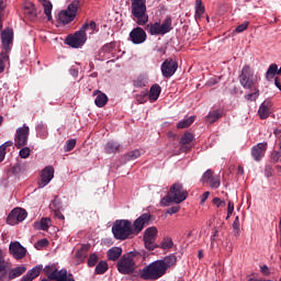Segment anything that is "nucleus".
Here are the masks:
<instances>
[{
  "label": "nucleus",
  "instance_id": "nucleus-3",
  "mask_svg": "<svg viewBox=\"0 0 281 281\" xmlns=\"http://www.w3.org/2000/svg\"><path fill=\"white\" fill-rule=\"evenodd\" d=\"M97 30V24L94 21H90V23H85L79 31H77L74 35H68L66 38V45L69 47H74L78 49L82 47L87 43V32L88 34H93Z\"/></svg>",
  "mask_w": 281,
  "mask_h": 281
},
{
  "label": "nucleus",
  "instance_id": "nucleus-6",
  "mask_svg": "<svg viewBox=\"0 0 281 281\" xmlns=\"http://www.w3.org/2000/svg\"><path fill=\"white\" fill-rule=\"evenodd\" d=\"M131 14L137 25L148 23V13H146V0H131Z\"/></svg>",
  "mask_w": 281,
  "mask_h": 281
},
{
  "label": "nucleus",
  "instance_id": "nucleus-37",
  "mask_svg": "<svg viewBox=\"0 0 281 281\" xmlns=\"http://www.w3.org/2000/svg\"><path fill=\"white\" fill-rule=\"evenodd\" d=\"M37 225H40V229L47 232L52 227V220L49 217H43Z\"/></svg>",
  "mask_w": 281,
  "mask_h": 281
},
{
  "label": "nucleus",
  "instance_id": "nucleus-49",
  "mask_svg": "<svg viewBox=\"0 0 281 281\" xmlns=\"http://www.w3.org/2000/svg\"><path fill=\"white\" fill-rule=\"evenodd\" d=\"M213 177L214 176H212V170H206L202 176L203 183H207V181H211Z\"/></svg>",
  "mask_w": 281,
  "mask_h": 281
},
{
  "label": "nucleus",
  "instance_id": "nucleus-56",
  "mask_svg": "<svg viewBox=\"0 0 281 281\" xmlns=\"http://www.w3.org/2000/svg\"><path fill=\"white\" fill-rule=\"evenodd\" d=\"M207 199H210V191H205L202 195H201V205H203V203H205L207 201Z\"/></svg>",
  "mask_w": 281,
  "mask_h": 281
},
{
  "label": "nucleus",
  "instance_id": "nucleus-17",
  "mask_svg": "<svg viewBox=\"0 0 281 281\" xmlns=\"http://www.w3.org/2000/svg\"><path fill=\"white\" fill-rule=\"evenodd\" d=\"M9 251L10 254H12L13 257L16 258V260L25 258V255L27 254L25 247H23L19 241H12L9 246Z\"/></svg>",
  "mask_w": 281,
  "mask_h": 281
},
{
  "label": "nucleus",
  "instance_id": "nucleus-23",
  "mask_svg": "<svg viewBox=\"0 0 281 281\" xmlns=\"http://www.w3.org/2000/svg\"><path fill=\"white\" fill-rule=\"evenodd\" d=\"M93 95H97L94 100V104L99 108L102 109V106H106V102H109V97H106L105 93H102L100 91L93 92Z\"/></svg>",
  "mask_w": 281,
  "mask_h": 281
},
{
  "label": "nucleus",
  "instance_id": "nucleus-46",
  "mask_svg": "<svg viewBox=\"0 0 281 281\" xmlns=\"http://www.w3.org/2000/svg\"><path fill=\"white\" fill-rule=\"evenodd\" d=\"M30 153H31L30 147H23L22 149H20L19 155L21 159H27V157H30Z\"/></svg>",
  "mask_w": 281,
  "mask_h": 281
},
{
  "label": "nucleus",
  "instance_id": "nucleus-10",
  "mask_svg": "<svg viewBox=\"0 0 281 281\" xmlns=\"http://www.w3.org/2000/svg\"><path fill=\"white\" fill-rule=\"evenodd\" d=\"M45 273L48 274V280H56V281H69L74 280V277L71 274H67V270L61 269L58 271L56 269V266H46L44 268Z\"/></svg>",
  "mask_w": 281,
  "mask_h": 281
},
{
  "label": "nucleus",
  "instance_id": "nucleus-12",
  "mask_svg": "<svg viewBox=\"0 0 281 281\" xmlns=\"http://www.w3.org/2000/svg\"><path fill=\"white\" fill-rule=\"evenodd\" d=\"M25 218H27V211L21 207H15L10 212L7 223L8 225H16L19 223H23Z\"/></svg>",
  "mask_w": 281,
  "mask_h": 281
},
{
  "label": "nucleus",
  "instance_id": "nucleus-47",
  "mask_svg": "<svg viewBox=\"0 0 281 281\" xmlns=\"http://www.w3.org/2000/svg\"><path fill=\"white\" fill-rule=\"evenodd\" d=\"M47 245H49V241L46 238L40 239L35 243V249H43V247H47Z\"/></svg>",
  "mask_w": 281,
  "mask_h": 281
},
{
  "label": "nucleus",
  "instance_id": "nucleus-14",
  "mask_svg": "<svg viewBox=\"0 0 281 281\" xmlns=\"http://www.w3.org/2000/svg\"><path fill=\"white\" fill-rule=\"evenodd\" d=\"M30 138V127L27 125H23L16 130L15 135V146L16 148H21L22 146H27V139Z\"/></svg>",
  "mask_w": 281,
  "mask_h": 281
},
{
  "label": "nucleus",
  "instance_id": "nucleus-52",
  "mask_svg": "<svg viewBox=\"0 0 281 281\" xmlns=\"http://www.w3.org/2000/svg\"><path fill=\"white\" fill-rule=\"evenodd\" d=\"M147 98H148V92H142L140 95L137 97V102H139V104H144Z\"/></svg>",
  "mask_w": 281,
  "mask_h": 281
},
{
  "label": "nucleus",
  "instance_id": "nucleus-54",
  "mask_svg": "<svg viewBox=\"0 0 281 281\" xmlns=\"http://www.w3.org/2000/svg\"><path fill=\"white\" fill-rule=\"evenodd\" d=\"M181 210V206H171L167 210V214H177V212H179Z\"/></svg>",
  "mask_w": 281,
  "mask_h": 281
},
{
  "label": "nucleus",
  "instance_id": "nucleus-9",
  "mask_svg": "<svg viewBox=\"0 0 281 281\" xmlns=\"http://www.w3.org/2000/svg\"><path fill=\"white\" fill-rule=\"evenodd\" d=\"M157 234H159V231L156 226H150L145 229L143 240L145 249H148V251H155V249H157V244H155V240H157Z\"/></svg>",
  "mask_w": 281,
  "mask_h": 281
},
{
  "label": "nucleus",
  "instance_id": "nucleus-60",
  "mask_svg": "<svg viewBox=\"0 0 281 281\" xmlns=\"http://www.w3.org/2000/svg\"><path fill=\"white\" fill-rule=\"evenodd\" d=\"M69 74H70V76H72L74 78H78V69H76V68H70V69H69Z\"/></svg>",
  "mask_w": 281,
  "mask_h": 281
},
{
  "label": "nucleus",
  "instance_id": "nucleus-22",
  "mask_svg": "<svg viewBox=\"0 0 281 281\" xmlns=\"http://www.w3.org/2000/svg\"><path fill=\"white\" fill-rule=\"evenodd\" d=\"M42 270L43 266H35L33 269L29 270L25 276L22 277L21 281H32L35 278H38Z\"/></svg>",
  "mask_w": 281,
  "mask_h": 281
},
{
  "label": "nucleus",
  "instance_id": "nucleus-38",
  "mask_svg": "<svg viewBox=\"0 0 281 281\" xmlns=\"http://www.w3.org/2000/svg\"><path fill=\"white\" fill-rule=\"evenodd\" d=\"M139 157H142V153L139 151V149H135L125 155V159L127 161H135V159H139Z\"/></svg>",
  "mask_w": 281,
  "mask_h": 281
},
{
  "label": "nucleus",
  "instance_id": "nucleus-31",
  "mask_svg": "<svg viewBox=\"0 0 281 281\" xmlns=\"http://www.w3.org/2000/svg\"><path fill=\"white\" fill-rule=\"evenodd\" d=\"M148 85V78L146 76L140 75L134 80V87L137 89H142V87H146Z\"/></svg>",
  "mask_w": 281,
  "mask_h": 281
},
{
  "label": "nucleus",
  "instance_id": "nucleus-4",
  "mask_svg": "<svg viewBox=\"0 0 281 281\" xmlns=\"http://www.w3.org/2000/svg\"><path fill=\"white\" fill-rule=\"evenodd\" d=\"M187 199L188 191L183 190V184L173 183L167 196L161 199L160 205H162V207H168L170 203H183V201H186Z\"/></svg>",
  "mask_w": 281,
  "mask_h": 281
},
{
  "label": "nucleus",
  "instance_id": "nucleus-30",
  "mask_svg": "<svg viewBox=\"0 0 281 281\" xmlns=\"http://www.w3.org/2000/svg\"><path fill=\"white\" fill-rule=\"evenodd\" d=\"M42 5L44 8V14L47 16V21H52V10L54 8L52 2L48 0H43Z\"/></svg>",
  "mask_w": 281,
  "mask_h": 281
},
{
  "label": "nucleus",
  "instance_id": "nucleus-19",
  "mask_svg": "<svg viewBox=\"0 0 281 281\" xmlns=\"http://www.w3.org/2000/svg\"><path fill=\"white\" fill-rule=\"evenodd\" d=\"M271 113H273V103L269 100L263 101L258 110L260 120H267Z\"/></svg>",
  "mask_w": 281,
  "mask_h": 281
},
{
  "label": "nucleus",
  "instance_id": "nucleus-43",
  "mask_svg": "<svg viewBox=\"0 0 281 281\" xmlns=\"http://www.w3.org/2000/svg\"><path fill=\"white\" fill-rule=\"evenodd\" d=\"M210 186L212 190H217V188H221V177L213 176V178L210 180Z\"/></svg>",
  "mask_w": 281,
  "mask_h": 281
},
{
  "label": "nucleus",
  "instance_id": "nucleus-51",
  "mask_svg": "<svg viewBox=\"0 0 281 281\" xmlns=\"http://www.w3.org/2000/svg\"><path fill=\"white\" fill-rule=\"evenodd\" d=\"M212 203H213V205H216L217 207H225V205H226L225 200H221V198H214Z\"/></svg>",
  "mask_w": 281,
  "mask_h": 281
},
{
  "label": "nucleus",
  "instance_id": "nucleus-55",
  "mask_svg": "<svg viewBox=\"0 0 281 281\" xmlns=\"http://www.w3.org/2000/svg\"><path fill=\"white\" fill-rule=\"evenodd\" d=\"M227 214L228 216H232V214H234V201H228Z\"/></svg>",
  "mask_w": 281,
  "mask_h": 281
},
{
  "label": "nucleus",
  "instance_id": "nucleus-28",
  "mask_svg": "<svg viewBox=\"0 0 281 281\" xmlns=\"http://www.w3.org/2000/svg\"><path fill=\"white\" fill-rule=\"evenodd\" d=\"M117 150H120V144L117 142L110 140L105 144V153H108V155L117 153Z\"/></svg>",
  "mask_w": 281,
  "mask_h": 281
},
{
  "label": "nucleus",
  "instance_id": "nucleus-32",
  "mask_svg": "<svg viewBox=\"0 0 281 281\" xmlns=\"http://www.w3.org/2000/svg\"><path fill=\"white\" fill-rule=\"evenodd\" d=\"M278 66L276 64H271L266 72L267 80H272L273 76H278Z\"/></svg>",
  "mask_w": 281,
  "mask_h": 281
},
{
  "label": "nucleus",
  "instance_id": "nucleus-24",
  "mask_svg": "<svg viewBox=\"0 0 281 281\" xmlns=\"http://www.w3.org/2000/svg\"><path fill=\"white\" fill-rule=\"evenodd\" d=\"M25 271H27V268L25 266H20L11 269L8 273L9 280H15V278H21V276H23Z\"/></svg>",
  "mask_w": 281,
  "mask_h": 281
},
{
  "label": "nucleus",
  "instance_id": "nucleus-18",
  "mask_svg": "<svg viewBox=\"0 0 281 281\" xmlns=\"http://www.w3.org/2000/svg\"><path fill=\"white\" fill-rule=\"evenodd\" d=\"M52 179H54V167L47 166L42 170L38 188H45V186H49Z\"/></svg>",
  "mask_w": 281,
  "mask_h": 281
},
{
  "label": "nucleus",
  "instance_id": "nucleus-27",
  "mask_svg": "<svg viewBox=\"0 0 281 281\" xmlns=\"http://www.w3.org/2000/svg\"><path fill=\"white\" fill-rule=\"evenodd\" d=\"M10 269V262L5 260V254L0 249V273H5Z\"/></svg>",
  "mask_w": 281,
  "mask_h": 281
},
{
  "label": "nucleus",
  "instance_id": "nucleus-7",
  "mask_svg": "<svg viewBox=\"0 0 281 281\" xmlns=\"http://www.w3.org/2000/svg\"><path fill=\"white\" fill-rule=\"evenodd\" d=\"M146 30L150 36H164V34H168L172 30V19L167 18L162 24L159 22L149 23Z\"/></svg>",
  "mask_w": 281,
  "mask_h": 281
},
{
  "label": "nucleus",
  "instance_id": "nucleus-58",
  "mask_svg": "<svg viewBox=\"0 0 281 281\" xmlns=\"http://www.w3.org/2000/svg\"><path fill=\"white\" fill-rule=\"evenodd\" d=\"M125 256H126V258H132V260H135V258H137V256H139V252L138 251H130Z\"/></svg>",
  "mask_w": 281,
  "mask_h": 281
},
{
  "label": "nucleus",
  "instance_id": "nucleus-16",
  "mask_svg": "<svg viewBox=\"0 0 281 281\" xmlns=\"http://www.w3.org/2000/svg\"><path fill=\"white\" fill-rule=\"evenodd\" d=\"M146 31L139 26L133 29L130 33V41H132L134 45H142V43H146Z\"/></svg>",
  "mask_w": 281,
  "mask_h": 281
},
{
  "label": "nucleus",
  "instance_id": "nucleus-11",
  "mask_svg": "<svg viewBox=\"0 0 281 281\" xmlns=\"http://www.w3.org/2000/svg\"><path fill=\"white\" fill-rule=\"evenodd\" d=\"M136 268L137 265L135 263V259L126 257V255H124L117 262L119 272L123 274L133 273Z\"/></svg>",
  "mask_w": 281,
  "mask_h": 281
},
{
  "label": "nucleus",
  "instance_id": "nucleus-25",
  "mask_svg": "<svg viewBox=\"0 0 281 281\" xmlns=\"http://www.w3.org/2000/svg\"><path fill=\"white\" fill-rule=\"evenodd\" d=\"M159 95H161V87L159 85L155 83L149 89L150 102H156V100H159Z\"/></svg>",
  "mask_w": 281,
  "mask_h": 281
},
{
  "label": "nucleus",
  "instance_id": "nucleus-62",
  "mask_svg": "<svg viewBox=\"0 0 281 281\" xmlns=\"http://www.w3.org/2000/svg\"><path fill=\"white\" fill-rule=\"evenodd\" d=\"M12 144H14L12 140H7L4 144H2V146H4V150H5V148L12 146Z\"/></svg>",
  "mask_w": 281,
  "mask_h": 281
},
{
  "label": "nucleus",
  "instance_id": "nucleus-57",
  "mask_svg": "<svg viewBox=\"0 0 281 281\" xmlns=\"http://www.w3.org/2000/svg\"><path fill=\"white\" fill-rule=\"evenodd\" d=\"M3 159H5V147L4 145L0 146V164L1 161H3Z\"/></svg>",
  "mask_w": 281,
  "mask_h": 281
},
{
  "label": "nucleus",
  "instance_id": "nucleus-39",
  "mask_svg": "<svg viewBox=\"0 0 281 281\" xmlns=\"http://www.w3.org/2000/svg\"><path fill=\"white\" fill-rule=\"evenodd\" d=\"M10 61V56L7 53H2L0 55V74L5 71V63Z\"/></svg>",
  "mask_w": 281,
  "mask_h": 281
},
{
  "label": "nucleus",
  "instance_id": "nucleus-29",
  "mask_svg": "<svg viewBox=\"0 0 281 281\" xmlns=\"http://www.w3.org/2000/svg\"><path fill=\"white\" fill-rule=\"evenodd\" d=\"M36 133L41 137V139L47 138L48 133H47V126L45 125V123L41 122L37 124Z\"/></svg>",
  "mask_w": 281,
  "mask_h": 281
},
{
  "label": "nucleus",
  "instance_id": "nucleus-20",
  "mask_svg": "<svg viewBox=\"0 0 281 281\" xmlns=\"http://www.w3.org/2000/svg\"><path fill=\"white\" fill-rule=\"evenodd\" d=\"M267 153V143H258L251 149V157L255 161H260Z\"/></svg>",
  "mask_w": 281,
  "mask_h": 281
},
{
  "label": "nucleus",
  "instance_id": "nucleus-53",
  "mask_svg": "<svg viewBox=\"0 0 281 281\" xmlns=\"http://www.w3.org/2000/svg\"><path fill=\"white\" fill-rule=\"evenodd\" d=\"M272 160L281 164V149L272 154Z\"/></svg>",
  "mask_w": 281,
  "mask_h": 281
},
{
  "label": "nucleus",
  "instance_id": "nucleus-63",
  "mask_svg": "<svg viewBox=\"0 0 281 281\" xmlns=\"http://www.w3.org/2000/svg\"><path fill=\"white\" fill-rule=\"evenodd\" d=\"M261 272H263L265 276H267V273H269V267L262 266V267H261Z\"/></svg>",
  "mask_w": 281,
  "mask_h": 281
},
{
  "label": "nucleus",
  "instance_id": "nucleus-26",
  "mask_svg": "<svg viewBox=\"0 0 281 281\" xmlns=\"http://www.w3.org/2000/svg\"><path fill=\"white\" fill-rule=\"evenodd\" d=\"M122 256V248L120 247H112L108 250V258L109 260H117Z\"/></svg>",
  "mask_w": 281,
  "mask_h": 281
},
{
  "label": "nucleus",
  "instance_id": "nucleus-44",
  "mask_svg": "<svg viewBox=\"0 0 281 281\" xmlns=\"http://www.w3.org/2000/svg\"><path fill=\"white\" fill-rule=\"evenodd\" d=\"M172 245H175L172 243V238L167 237L165 238L161 243H160V248L161 249H172Z\"/></svg>",
  "mask_w": 281,
  "mask_h": 281
},
{
  "label": "nucleus",
  "instance_id": "nucleus-33",
  "mask_svg": "<svg viewBox=\"0 0 281 281\" xmlns=\"http://www.w3.org/2000/svg\"><path fill=\"white\" fill-rule=\"evenodd\" d=\"M192 124H194V116L181 120L177 124V128H188V126H192Z\"/></svg>",
  "mask_w": 281,
  "mask_h": 281
},
{
  "label": "nucleus",
  "instance_id": "nucleus-42",
  "mask_svg": "<svg viewBox=\"0 0 281 281\" xmlns=\"http://www.w3.org/2000/svg\"><path fill=\"white\" fill-rule=\"evenodd\" d=\"M222 114L218 111H213L207 115V122H210V124H214V122H216V120H221Z\"/></svg>",
  "mask_w": 281,
  "mask_h": 281
},
{
  "label": "nucleus",
  "instance_id": "nucleus-21",
  "mask_svg": "<svg viewBox=\"0 0 281 281\" xmlns=\"http://www.w3.org/2000/svg\"><path fill=\"white\" fill-rule=\"evenodd\" d=\"M14 38V32L12 29H7L1 32V42L4 49H9L12 44V40Z\"/></svg>",
  "mask_w": 281,
  "mask_h": 281
},
{
  "label": "nucleus",
  "instance_id": "nucleus-40",
  "mask_svg": "<svg viewBox=\"0 0 281 281\" xmlns=\"http://www.w3.org/2000/svg\"><path fill=\"white\" fill-rule=\"evenodd\" d=\"M194 139V135L191 133H184L183 136L180 139V144L183 146H187V144H191V142Z\"/></svg>",
  "mask_w": 281,
  "mask_h": 281
},
{
  "label": "nucleus",
  "instance_id": "nucleus-61",
  "mask_svg": "<svg viewBox=\"0 0 281 281\" xmlns=\"http://www.w3.org/2000/svg\"><path fill=\"white\" fill-rule=\"evenodd\" d=\"M274 85H276L277 89H279V91H281V82H280V79L276 78V79H274Z\"/></svg>",
  "mask_w": 281,
  "mask_h": 281
},
{
  "label": "nucleus",
  "instance_id": "nucleus-59",
  "mask_svg": "<svg viewBox=\"0 0 281 281\" xmlns=\"http://www.w3.org/2000/svg\"><path fill=\"white\" fill-rule=\"evenodd\" d=\"M53 212H54L55 218H59L60 221H65V215H63L60 213V211H57V213H56V211H53Z\"/></svg>",
  "mask_w": 281,
  "mask_h": 281
},
{
  "label": "nucleus",
  "instance_id": "nucleus-15",
  "mask_svg": "<svg viewBox=\"0 0 281 281\" xmlns=\"http://www.w3.org/2000/svg\"><path fill=\"white\" fill-rule=\"evenodd\" d=\"M179 64L176 60L167 59L161 64V74L164 78H172L177 74Z\"/></svg>",
  "mask_w": 281,
  "mask_h": 281
},
{
  "label": "nucleus",
  "instance_id": "nucleus-34",
  "mask_svg": "<svg viewBox=\"0 0 281 281\" xmlns=\"http://www.w3.org/2000/svg\"><path fill=\"white\" fill-rule=\"evenodd\" d=\"M49 207H50V210H52L53 212H56V214H58V212H61V210H63V203L60 202V199L55 198V199L52 201Z\"/></svg>",
  "mask_w": 281,
  "mask_h": 281
},
{
  "label": "nucleus",
  "instance_id": "nucleus-8",
  "mask_svg": "<svg viewBox=\"0 0 281 281\" xmlns=\"http://www.w3.org/2000/svg\"><path fill=\"white\" fill-rule=\"evenodd\" d=\"M80 5L79 0L72 1L67 10H63L58 14V21L59 23H63V25H68V23H71L74 19H76V14H78V8Z\"/></svg>",
  "mask_w": 281,
  "mask_h": 281
},
{
  "label": "nucleus",
  "instance_id": "nucleus-35",
  "mask_svg": "<svg viewBox=\"0 0 281 281\" xmlns=\"http://www.w3.org/2000/svg\"><path fill=\"white\" fill-rule=\"evenodd\" d=\"M106 271H109V263H106V261H100L95 267V273L102 276V273H106Z\"/></svg>",
  "mask_w": 281,
  "mask_h": 281
},
{
  "label": "nucleus",
  "instance_id": "nucleus-48",
  "mask_svg": "<svg viewBox=\"0 0 281 281\" xmlns=\"http://www.w3.org/2000/svg\"><path fill=\"white\" fill-rule=\"evenodd\" d=\"M95 265H98V255L92 254V255H90V257L88 259V266L95 267Z\"/></svg>",
  "mask_w": 281,
  "mask_h": 281
},
{
  "label": "nucleus",
  "instance_id": "nucleus-1",
  "mask_svg": "<svg viewBox=\"0 0 281 281\" xmlns=\"http://www.w3.org/2000/svg\"><path fill=\"white\" fill-rule=\"evenodd\" d=\"M177 265V256L171 254L164 259L156 260L140 270V278L143 280H159L164 278L170 267Z\"/></svg>",
  "mask_w": 281,
  "mask_h": 281
},
{
  "label": "nucleus",
  "instance_id": "nucleus-13",
  "mask_svg": "<svg viewBox=\"0 0 281 281\" xmlns=\"http://www.w3.org/2000/svg\"><path fill=\"white\" fill-rule=\"evenodd\" d=\"M146 225H150V213H144L132 224V233L137 235L144 231Z\"/></svg>",
  "mask_w": 281,
  "mask_h": 281
},
{
  "label": "nucleus",
  "instance_id": "nucleus-50",
  "mask_svg": "<svg viewBox=\"0 0 281 281\" xmlns=\"http://www.w3.org/2000/svg\"><path fill=\"white\" fill-rule=\"evenodd\" d=\"M247 27H249V22H244L235 29V32H237V34H240V33L245 32V30H247Z\"/></svg>",
  "mask_w": 281,
  "mask_h": 281
},
{
  "label": "nucleus",
  "instance_id": "nucleus-45",
  "mask_svg": "<svg viewBox=\"0 0 281 281\" xmlns=\"http://www.w3.org/2000/svg\"><path fill=\"white\" fill-rule=\"evenodd\" d=\"M72 148H76V139H68L65 145V153H70Z\"/></svg>",
  "mask_w": 281,
  "mask_h": 281
},
{
  "label": "nucleus",
  "instance_id": "nucleus-2",
  "mask_svg": "<svg viewBox=\"0 0 281 281\" xmlns=\"http://www.w3.org/2000/svg\"><path fill=\"white\" fill-rule=\"evenodd\" d=\"M256 82H258V77H254V70L251 67H249V65H245L239 75V85L243 89L254 91L245 95V98L250 102H256L260 97V90L256 87Z\"/></svg>",
  "mask_w": 281,
  "mask_h": 281
},
{
  "label": "nucleus",
  "instance_id": "nucleus-5",
  "mask_svg": "<svg viewBox=\"0 0 281 281\" xmlns=\"http://www.w3.org/2000/svg\"><path fill=\"white\" fill-rule=\"evenodd\" d=\"M112 234L116 240H126L133 236V222L116 220L112 225Z\"/></svg>",
  "mask_w": 281,
  "mask_h": 281
},
{
  "label": "nucleus",
  "instance_id": "nucleus-41",
  "mask_svg": "<svg viewBox=\"0 0 281 281\" xmlns=\"http://www.w3.org/2000/svg\"><path fill=\"white\" fill-rule=\"evenodd\" d=\"M233 233L234 236H240V220L238 218V216H236L233 222Z\"/></svg>",
  "mask_w": 281,
  "mask_h": 281
},
{
  "label": "nucleus",
  "instance_id": "nucleus-64",
  "mask_svg": "<svg viewBox=\"0 0 281 281\" xmlns=\"http://www.w3.org/2000/svg\"><path fill=\"white\" fill-rule=\"evenodd\" d=\"M248 281H271V280L250 278Z\"/></svg>",
  "mask_w": 281,
  "mask_h": 281
},
{
  "label": "nucleus",
  "instance_id": "nucleus-36",
  "mask_svg": "<svg viewBox=\"0 0 281 281\" xmlns=\"http://www.w3.org/2000/svg\"><path fill=\"white\" fill-rule=\"evenodd\" d=\"M205 12V7H203V2L201 0L195 1V16L201 19Z\"/></svg>",
  "mask_w": 281,
  "mask_h": 281
}]
</instances>
